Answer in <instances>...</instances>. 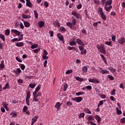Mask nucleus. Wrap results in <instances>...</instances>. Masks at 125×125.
Listing matches in <instances>:
<instances>
[{
  "instance_id": "obj_8",
  "label": "nucleus",
  "mask_w": 125,
  "mask_h": 125,
  "mask_svg": "<svg viewBox=\"0 0 125 125\" xmlns=\"http://www.w3.org/2000/svg\"><path fill=\"white\" fill-rule=\"evenodd\" d=\"M118 43L120 44H124L125 42V37H121L119 38L117 41Z\"/></svg>"
},
{
  "instance_id": "obj_37",
  "label": "nucleus",
  "mask_w": 125,
  "mask_h": 125,
  "mask_svg": "<svg viewBox=\"0 0 125 125\" xmlns=\"http://www.w3.org/2000/svg\"><path fill=\"white\" fill-rule=\"evenodd\" d=\"M116 113L118 115H122V111L119 110V108L118 107L116 108Z\"/></svg>"
},
{
  "instance_id": "obj_21",
  "label": "nucleus",
  "mask_w": 125,
  "mask_h": 125,
  "mask_svg": "<svg viewBox=\"0 0 125 125\" xmlns=\"http://www.w3.org/2000/svg\"><path fill=\"white\" fill-rule=\"evenodd\" d=\"M69 45L73 46L74 45H77V42L74 40L73 41H70L69 42Z\"/></svg>"
},
{
  "instance_id": "obj_10",
  "label": "nucleus",
  "mask_w": 125,
  "mask_h": 125,
  "mask_svg": "<svg viewBox=\"0 0 125 125\" xmlns=\"http://www.w3.org/2000/svg\"><path fill=\"white\" fill-rule=\"evenodd\" d=\"M67 49L68 50H74L76 52H79V49H78V48H76V47H71L70 46H67Z\"/></svg>"
},
{
  "instance_id": "obj_42",
  "label": "nucleus",
  "mask_w": 125,
  "mask_h": 125,
  "mask_svg": "<svg viewBox=\"0 0 125 125\" xmlns=\"http://www.w3.org/2000/svg\"><path fill=\"white\" fill-rule=\"evenodd\" d=\"M87 120L89 121H94V118H93V116H89L87 117Z\"/></svg>"
},
{
  "instance_id": "obj_18",
  "label": "nucleus",
  "mask_w": 125,
  "mask_h": 125,
  "mask_svg": "<svg viewBox=\"0 0 125 125\" xmlns=\"http://www.w3.org/2000/svg\"><path fill=\"white\" fill-rule=\"evenodd\" d=\"M4 67V61H1L0 64V70H2V69H3Z\"/></svg>"
},
{
  "instance_id": "obj_56",
  "label": "nucleus",
  "mask_w": 125,
  "mask_h": 125,
  "mask_svg": "<svg viewBox=\"0 0 125 125\" xmlns=\"http://www.w3.org/2000/svg\"><path fill=\"white\" fill-rule=\"evenodd\" d=\"M38 101H39L38 98H36V97H33V102H38Z\"/></svg>"
},
{
  "instance_id": "obj_12",
  "label": "nucleus",
  "mask_w": 125,
  "mask_h": 125,
  "mask_svg": "<svg viewBox=\"0 0 125 125\" xmlns=\"http://www.w3.org/2000/svg\"><path fill=\"white\" fill-rule=\"evenodd\" d=\"M26 1V5L28 7L32 8L33 7V4H32V2H31L30 0H25Z\"/></svg>"
},
{
  "instance_id": "obj_50",
  "label": "nucleus",
  "mask_w": 125,
  "mask_h": 125,
  "mask_svg": "<svg viewBox=\"0 0 125 125\" xmlns=\"http://www.w3.org/2000/svg\"><path fill=\"white\" fill-rule=\"evenodd\" d=\"M107 78L109 79V80H110L111 81H113V80H114V79L113 76L110 75H107Z\"/></svg>"
},
{
  "instance_id": "obj_48",
  "label": "nucleus",
  "mask_w": 125,
  "mask_h": 125,
  "mask_svg": "<svg viewBox=\"0 0 125 125\" xmlns=\"http://www.w3.org/2000/svg\"><path fill=\"white\" fill-rule=\"evenodd\" d=\"M39 118V116H35L34 118H33L32 121H33L34 122L36 123V122H37V121H38V119Z\"/></svg>"
},
{
  "instance_id": "obj_22",
  "label": "nucleus",
  "mask_w": 125,
  "mask_h": 125,
  "mask_svg": "<svg viewBox=\"0 0 125 125\" xmlns=\"http://www.w3.org/2000/svg\"><path fill=\"white\" fill-rule=\"evenodd\" d=\"M30 97H31V91H29L27 93L26 100H30Z\"/></svg>"
},
{
  "instance_id": "obj_64",
  "label": "nucleus",
  "mask_w": 125,
  "mask_h": 125,
  "mask_svg": "<svg viewBox=\"0 0 125 125\" xmlns=\"http://www.w3.org/2000/svg\"><path fill=\"white\" fill-rule=\"evenodd\" d=\"M101 98H102V99H105L106 98V95L104 94H102L100 95Z\"/></svg>"
},
{
  "instance_id": "obj_5",
  "label": "nucleus",
  "mask_w": 125,
  "mask_h": 125,
  "mask_svg": "<svg viewBox=\"0 0 125 125\" xmlns=\"http://www.w3.org/2000/svg\"><path fill=\"white\" fill-rule=\"evenodd\" d=\"M100 70L99 72L100 74H103V75H105V74H109V70H105L102 69V68L99 67Z\"/></svg>"
},
{
  "instance_id": "obj_35",
  "label": "nucleus",
  "mask_w": 125,
  "mask_h": 125,
  "mask_svg": "<svg viewBox=\"0 0 125 125\" xmlns=\"http://www.w3.org/2000/svg\"><path fill=\"white\" fill-rule=\"evenodd\" d=\"M67 88H68V84L65 83L63 84V91H66V90H67Z\"/></svg>"
},
{
  "instance_id": "obj_63",
  "label": "nucleus",
  "mask_w": 125,
  "mask_h": 125,
  "mask_svg": "<svg viewBox=\"0 0 125 125\" xmlns=\"http://www.w3.org/2000/svg\"><path fill=\"white\" fill-rule=\"evenodd\" d=\"M49 34H50V37H52L53 36V34H54V32L53 31H49Z\"/></svg>"
},
{
  "instance_id": "obj_11",
  "label": "nucleus",
  "mask_w": 125,
  "mask_h": 125,
  "mask_svg": "<svg viewBox=\"0 0 125 125\" xmlns=\"http://www.w3.org/2000/svg\"><path fill=\"white\" fill-rule=\"evenodd\" d=\"M108 70L109 71H110V72H111V73H112V74L114 75V76L115 75H116V70L113 68V67L110 66V67H108Z\"/></svg>"
},
{
  "instance_id": "obj_57",
  "label": "nucleus",
  "mask_w": 125,
  "mask_h": 125,
  "mask_svg": "<svg viewBox=\"0 0 125 125\" xmlns=\"http://www.w3.org/2000/svg\"><path fill=\"white\" fill-rule=\"evenodd\" d=\"M72 72H73V70H68L66 71V72H65V74H66V75H69V74H71V73H72Z\"/></svg>"
},
{
  "instance_id": "obj_47",
  "label": "nucleus",
  "mask_w": 125,
  "mask_h": 125,
  "mask_svg": "<svg viewBox=\"0 0 125 125\" xmlns=\"http://www.w3.org/2000/svg\"><path fill=\"white\" fill-rule=\"evenodd\" d=\"M10 34V31L9 30V29H6L5 30L6 36H9Z\"/></svg>"
},
{
  "instance_id": "obj_17",
  "label": "nucleus",
  "mask_w": 125,
  "mask_h": 125,
  "mask_svg": "<svg viewBox=\"0 0 125 125\" xmlns=\"http://www.w3.org/2000/svg\"><path fill=\"white\" fill-rule=\"evenodd\" d=\"M38 25L40 28H42L44 26V21H40L38 22Z\"/></svg>"
},
{
  "instance_id": "obj_24",
  "label": "nucleus",
  "mask_w": 125,
  "mask_h": 125,
  "mask_svg": "<svg viewBox=\"0 0 125 125\" xmlns=\"http://www.w3.org/2000/svg\"><path fill=\"white\" fill-rule=\"evenodd\" d=\"M112 0H107L105 3L104 5H112Z\"/></svg>"
},
{
  "instance_id": "obj_2",
  "label": "nucleus",
  "mask_w": 125,
  "mask_h": 125,
  "mask_svg": "<svg viewBox=\"0 0 125 125\" xmlns=\"http://www.w3.org/2000/svg\"><path fill=\"white\" fill-rule=\"evenodd\" d=\"M97 12L98 14L100 15L103 20H106V19H107V17L106 16V15H105L104 12H103V9L101 7H99Z\"/></svg>"
},
{
  "instance_id": "obj_61",
  "label": "nucleus",
  "mask_w": 125,
  "mask_h": 125,
  "mask_svg": "<svg viewBox=\"0 0 125 125\" xmlns=\"http://www.w3.org/2000/svg\"><path fill=\"white\" fill-rule=\"evenodd\" d=\"M25 65L23 64H21V70H25Z\"/></svg>"
},
{
  "instance_id": "obj_36",
  "label": "nucleus",
  "mask_w": 125,
  "mask_h": 125,
  "mask_svg": "<svg viewBox=\"0 0 125 125\" xmlns=\"http://www.w3.org/2000/svg\"><path fill=\"white\" fill-rule=\"evenodd\" d=\"M105 43L106 45H108L109 46H112L113 44H112V42L107 41L105 42Z\"/></svg>"
},
{
  "instance_id": "obj_51",
  "label": "nucleus",
  "mask_w": 125,
  "mask_h": 125,
  "mask_svg": "<svg viewBox=\"0 0 125 125\" xmlns=\"http://www.w3.org/2000/svg\"><path fill=\"white\" fill-rule=\"evenodd\" d=\"M60 30L61 32H66V28H65L64 27H60Z\"/></svg>"
},
{
  "instance_id": "obj_45",
  "label": "nucleus",
  "mask_w": 125,
  "mask_h": 125,
  "mask_svg": "<svg viewBox=\"0 0 125 125\" xmlns=\"http://www.w3.org/2000/svg\"><path fill=\"white\" fill-rule=\"evenodd\" d=\"M83 92H79L75 93V95L76 96H80V95H82V94H83Z\"/></svg>"
},
{
  "instance_id": "obj_16",
  "label": "nucleus",
  "mask_w": 125,
  "mask_h": 125,
  "mask_svg": "<svg viewBox=\"0 0 125 125\" xmlns=\"http://www.w3.org/2000/svg\"><path fill=\"white\" fill-rule=\"evenodd\" d=\"M16 46H18V47H21V46H24V42H16Z\"/></svg>"
},
{
  "instance_id": "obj_58",
  "label": "nucleus",
  "mask_w": 125,
  "mask_h": 125,
  "mask_svg": "<svg viewBox=\"0 0 125 125\" xmlns=\"http://www.w3.org/2000/svg\"><path fill=\"white\" fill-rule=\"evenodd\" d=\"M2 105H3L4 108H5V107H7V106L8 105L7 103H6L5 102H3L2 104Z\"/></svg>"
},
{
  "instance_id": "obj_39",
  "label": "nucleus",
  "mask_w": 125,
  "mask_h": 125,
  "mask_svg": "<svg viewBox=\"0 0 125 125\" xmlns=\"http://www.w3.org/2000/svg\"><path fill=\"white\" fill-rule=\"evenodd\" d=\"M39 46V45L38 44H34L31 45V48L32 49H35V48H37Z\"/></svg>"
},
{
  "instance_id": "obj_7",
  "label": "nucleus",
  "mask_w": 125,
  "mask_h": 125,
  "mask_svg": "<svg viewBox=\"0 0 125 125\" xmlns=\"http://www.w3.org/2000/svg\"><path fill=\"white\" fill-rule=\"evenodd\" d=\"M71 14L72 15L76 17L77 19H80V17H81V15L78 13L77 12H76V11H72L71 12Z\"/></svg>"
},
{
  "instance_id": "obj_46",
  "label": "nucleus",
  "mask_w": 125,
  "mask_h": 125,
  "mask_svg": "<svg viewBox=\"0 0 125 125\" xmlns=\"http://www.w3.org/2000/svg\"><path fill=\"white\" fill-rule=\"evenodd\" d=\"M16 72H17V73H16V74L17 75H19V74H20V73H21V69H20V68H18L16 69Z\"/></svg>"
},
{
  "instance_id": "obj_1",
  "label": "nucleus",
  "mask_w": 125,
  "mask_h": 125,
  "mask_svg": "<svg viewBox=\"0 0 125 125\" xmlns=\"http://www.w3.org/2000/svg\"><path fill=\"white\" fill-rule=\"evenodd\" d=\"M12 33L15 34L16 36H18L19 38H14L11 40L12 42H20L23 40V34L22 32L16 30V29H12Z\"/></svg>"
},
{
  "instance_id": "obj_41",
  "label": "nucleus",
  "mask_w": 125,
  "mask_h": 125,
  "mask_svg": "<svg viewBox=\"0 0 125 125\" xmlns=\"http://www.w3.org/2000/svg\"><path fill=\"white\" fill-rule=\"evenodd\" d=\"M84 113H81L78 115V117L79 119H81V118H84Z\"/></svg>"
},
{
  "instance_id": "obj_14",
  "label": "nucleus",
  "mask_w": 125,
  "mask_h": 125,
  "mask_svg": "<svg viewBox=\"0 0 125 125\" xmlns=\"http://www.w3.org/2000/svg\"><path fill=\"white\" fill-rule=\"evenodd\" d=\"M76 41V43H78L79 45H83L84 44V43H83V42H82V40H81V39H77Z\"/></svg>"
},
{
  "instance_id": "obj_20",
  "label": "nucleus",
  "mask_w": 125,
  "mask_h": 125,
  "mask_svg": "<svg viewBox=\"0 0 125 125\" xmlns=\"http://www.w3.org/2000/svg\"><path fill=\"white\" fill-rule=\"evenodd\" d=\"M58 38L60 41H63L64 37H63V36L61 35L60 33H58L57 34Z\"/></svg>"
},
{
  "instance_id": "obj_43",
  "label": "nucleus",
  "mask_w": 125,
  "mask_h": 125,
  "mask_svg": "<svg viewBox=\"0 0 125 125\" xmlns=\"http://www.w3.org/2000/svg\"><path fill=\"white\" fill-rule=\"evenodd\" d=\"M34 15L36 17V19H38V17H39V14H38V12H37V10H34Z\"/></svg>"
},
{
  "instance_id": "obj_60",
  "label": "nucleus",
  "mask_w": 125,
  "mask_h": 125,
  "mask_svg": "<svg viewBox=\"0 0 125 125\" xmlns=\"http://www.w3.org/2000/svg\"><path fill=\"white\" fill-rule=\"evenodd\" d=\"M104 104V103L103 102V101H101L98 104V107H100V106Z\"/></svg>"
},
{
  "instance_id": "obj_27",
  "label": "nucleus",
  "mask_w": 125,
  "mask_h": 125,
  "mask_svg": "<svg viewBox=\"0 0 125 125\" xmlns=\"http://www.w3.org/2000/svg\"><path fill=\"white\" fill-rule=\"evenodd\" d=\"M85 12L86 16H87V17L88 18H89V16H90V15H91V12H90V11H87V10H85Z\"/></svg>"
},
{
  "instance_id": "obj_26",
  "label": "nucleus",
  "mask_w": 125,
  "mask_h": 125,
  "mask_svg": "<svg viewBox=\"0 0 125 125\" xmlns=\"http://www.w3.org/2000/svg\"><path fill=\"white\" fill-rule=\"evenodd\" d=\"M72 21L71 23L72 24L73 26H75L76 24H77V21L75 19V17H72Z\"/></svg>"
},
{
  "instance_id": "obj_32",
  "label": "nucleus",
  "mask_w": 125,
  "mask_h": 125,
  "mask_svg": "<svg viewBox=\"0 0 125 125\" xmlns=\"http://www.w3.org/2000/svg\"><path fill=\"white\" fill-rule=\"evenodd\" d=\"M78 48L81 51H82V50H83V49H84V44H83V45H80Z\"/></svg>"
},
{
  "instance_id": "obj_55",
  "label": "nucleus",
  "mask_w": 125,
  "mask_h": 125,
  "mask_svg": "<svg viewBox=\"0 0 125 125\" xmlns=\"http://www.w3.org/2000/svg\"><path fill=\"white\" fill-rule=\"evenodd\" d=\"M120 122L122 124H125V117L122 118L120 120Z\"/></svg>"
},
{
  "instance_id": "obj_9",
  "label": "nucleus",
  "mask_w": 125,
  "mask_h": 125,
  "mask_svg": "<svg viewBox=\"0 0 125 125\" xmlns=\"http://www.w3.org/2000/svg\"><path fill=\"white\" fill-rule=\"evenodd\" d=\"M88 81L89 82V83H99V81H98V80H97V79H95V78H90L88 79Z\"/></svg>"
},
{
  "instance_id": "obj_54",
  "label": "nucleus",
  "mask_w": 125,
  "mask_h": 125,
  "mask_svg": "<svg viewBox=\"0 0 125 125\" xmlns=\"http://www.w3.org/2000/svg\"><path fill=\"white\" fill-rule=\"evenodd\" d=\"M41 50V49L40 48L33 50V52L34 53H38L39 51Z\"/></svg>"
},
{
  "instance_id": "obj_13",
  "label": "nucleus",
  "mask_w": 125,
  "mask_h": 125,
  "mask_svg": "<svg viewBox=\"0 0 125 125\" xmlns=\"http://www.w3.org/2000/svg\"><path fill=\"white\" fill-rule=\"evenodd\" d=\"M41 87H42V85H41V84L38 85V86L36 87L35 91L33 92V94H37V93L39 92V90L41 89Z\"/></svg>"
},
{
  "instance_id": "obj_40",
  "label": "nucleus",
  "mask_w": 125,
  "mask_h": 125,
  "mask_svg": "<svg viewBox=\"0 0 125 125\" xmlns=\"http://www.w3.org/2000/svg\"><path fill=\"white\" fill-rule=\"evenodd\" d=\"M27 110H28V106H27V105H24L22 109L23 112L24 113H26V112H27Z\"/></svg>"
},
{
  "instance_id": "obj_25",
  "label": "nucleus",
  "mask_w": 125,
  "mask_h": 125,
  "mask_svg": "<svg viewBox=\"0 0 125 125\" xmlns=\"http://www.w3.org/2000/svg\"><path fill=\"white\" fill-rule=\"evenodd\" d=\"M83 111L84 113H86V114H91V111H90V110L88 108H84Z\"/></svg>"
},
{
  "instance_id": "obj_44",
  "label": "nucleus",
  "mask_w": 125,
  "mask_h": 125,
  "mask_svg": "<svg viewBox=\"0 0 125 125\" xmlns=\"http://www.w3.org/2000/svg\"><path fill=\"white\" fill-rule=\"evenodd\" d=\"M66 105L67 106H69V107H70L73 105V103L70 101H67L66 102Z\"/></svg>"
},
{
  "instance_id": "obj_23",
  "label": "nucleus",
  "mask_w": 125,
  "mask_h": 125,
  "mask_svg": "<svg viewBox=\"0 0 125 125\" xmlns=\"http://www.w3.org/2000/svg\"><path fill=\"white\" fill-rule=\"evenodd\" d=\"M10 115L12 116V118H16L17 117V113L14 111L11 112Z\"/></svg>"
},
{
  "instance_id": "obj_33",
  "label": "nucleus",
  "mask_w": 125,
  "mask_h": 125,
  "mask_svg": "<svg viewBox=\"0 0 125 125\" xmlns=\"http://www.w3.org/2000/svg\"><path fill=\"white\" fill-rule=\"evenodd\" d=\"M23 19H29V18H31V16L30 15H23L22 16Z\"/></svg>"
},
{
  "instance_id": "obj_53",
  "label": "nucleus",
  "mask_w": 125,
  "mask_h": 125,
  "mask_svg": "<svg viewBox=\"0 0 125 125\" xmlns=\"http://www.w3.org/2000/svg\"><path fill=\"white\" fill-rule=\"evenodd\" d=\"M111 95H113L115 96L116 95V89H113L112 91H111Z\"/></svg>"
},
{
  "instance_id": "obj_52",
  "label": "nucleus",
  "mask_w": 125,
  "mask_h": 125,
  "mask_svg": "<svg viewBox=\"0 0 125 125\" xmlns=\"http://www.w3.org/2000/svg\"><path fill=\"white\" fill-rule=\"evenodd\" d=\"M111 40L113 42H116V36L112 35H111Z\"/></svg>"
},
{
  "instance_id": "obj_59",
  "label": "nucleus",
  "mask_w": 125,
  "mask_h": 125,
  "mask_svg": "<svg viewBox=\"0 0 125 125\" xmlns=\"http://www.w3.org/2000/svg\"><path fill=\"white\" fill-rule=\"evenodd\" d=\"M92 87L91 85H88L86 86V89H88V90H91Z\"/></svg>"
},
{
  "instance_id": "obj_15",
  "label": "nucleus",
  "mask_w": 125,
  "mask_h": 125,
  "mask_svg": "<svg viewBox=\"0 0 125 125\" xmlns=\"http://www.w3.org/2000/svg\"><path fill=\"white\" fill-rule=\"evenodd\" d=\"M62 104H60V102H57L55 105V108H56L57 110V111L59 110V109H60V107H61Z\"/></svg>"
},
{
  "instance_id": "obj_30",
  "label": "nucleus",
  "mask_w": 125,
  "mask_h": 125,
  "mask_svg": "<svg viewBox=\"0 0 125 125\" xmlns=\"http://www.w3.org/2000/svg\"><path fill=\"white\" fill-rule=\"evenodd\" d=\"M7 88H9V84L8 83H7L2 88L4 90L7 89Z\"/></svg>"
},
{
  "instance_id": "obj_3",
  "label": "nucleus",
  "mask_w": 125,
  "mask_h": 125,
  "mask_svg": "<svg viewBox=\"0 0 125 125\" xmlns=\"http://www.w3.org/2000/svg\"><path fill=\"white\" fill-rule=\"evenodd\" d=\"M97 48L98 51L102 53L103 54H106V50H105V46L104 44H101V45H97Z\"/></svg>"
},
{
  "instance_id": "obj_28",
  "label": "nucleus",
  "mask_w": 125,
  "mask_h": 125,
  "mask_svg": "<svg viewBox=\"0 0 125 125\" xmlns=\"http://www.w3.org/2000/svg\"><path fill=\"white\" fill-rule=\"evenodd\" d=\"M83 73H86L87 72V67L84 66L82 68Z\"/></svg>"
},
{
  "instance_id": "obj_19",
  "label": "nucleus",
  "mask_w": 125,
  "mask_h": 125,
  "mask_svg": "<svg viewBox=\"0 0 125 125\" xmlns=\"http://www.w3.org/2000/svg\"><path fill=\"white\" fill-rule=\"evenodd\" d=\"M95 119H96V121H97V122L98 123H100L101 122V117L99 116V115H96L95 116Z\"/></svg>"
},
{
  "instance_id": "obj_29",
  "label": "nucleus",
  "mask_w": 125,
  "mask_h": 125,
  "mask_svg": "<svg viewBox=\"0 0 125 125\" xmlns=\"http://www.w3.org/2000/svg\"><path fill=\"white\" fill-rule=\"evenodd\" d=\"M23 24L26 27H30V26H31V24L27 21H23Z\"/></svg>"
},
{
  "instance_id": "obj_6",
  "label": "nucleus",
  "mask_w": 125,
  "mask_h": 125,
  "mask_svg": "<svg viewBox=\"0 0 125 125\" xmlns=\"http://www.w3.org/2000/svg\"><path fill=\"white\" fill-rule=\"evenodd\" d=\"M73 101H76L77 103H80L81 101H83V98L82 97H77L72 99Z\"/></svg>"
},
{
  "instance_id": "obj_34",
  "label": "nucleus",
  "mask_w": 125,
  "mask_h": 125,
  "mask_svg": "<svg viewBox=\"0 0 125 125\" xmlns=\"http://www.w3.org/2000/svg\"><path fill=\"white\" fill-rule=\"evenodd\" d=\"M75 79L76 80V81H79V82L83 81V78H82L79 77H75Z\"/></svg>"
},
{
  "instance_id": "obj_38",
  "label": "nucleus",
  "mask_w": 125,
  "mask_h": 125,
  "mask_svg": "<svg viewBox=\"0 0 125 125\" xmlns=\"http://www.w3.org/2000/svg\"><path fill=\"white\" fill-rule=\"evenodd\" d=\"M0 39H1L3 42H5V38L4 37V35L3 34H0Z\"/></svg>"
},
{
  "instance_id": "obj_62",
  "label": "nucleus",
  "mask_w": 125,
  "mask_h": 125,
  "mask_svg": "<svg viewBox=\"0 0 125 125\" xmlns=\"http://www.w3.org/2000/svg\"><path fill=\"white\" fill-rule=\"evenodd\" d=\"M17 83H23V80L20 79L17 81Z\"/></svg>"
},
{
  "instance_id": "obj_4",
  "label": "nucleus",
  "mask_w": 125,
  "mask_h": 125,
  "mask_svg": "<svg viewBox=\"0 0 125 125\" xmlns=\"http://www.w3.org/2000/svg\"><path fill=\"white\" fill-rule=\"evenodd\" d=\"M112 7H113V6H112V5H104V10H105V11H107V12H110Z\"/></svg>"
},
{
  "instance_id": "obj_49",
  "label": "nucleus",
  "mask_w": 125,
  "mask_h": 125,
  "mask_svg": "<svg viewBox=\"0 0 125 125\" xmlns=\"http://www.w3.org/2000/svg\"><path fill=\"white\" fill-rule=\"evenodd\" d=\"M66 25H67V26H68V27H69V28H73V24L72 23V22H67Z\"/></svg>"
},
{
  "instance_id": "obj_31",
  "label": "nucleus",
  "mask_w": 125,
  "mask_h": 125,
  "mask_svg": "<svg viewBox=\"0 0 125 125\" xmlns=\"http://www.w3.org/2000/svg\"><path fill=\"white\" fill-rule=\"evenodd\" d=\"M36 85H37L36 83H30L29 85V86L31 88H35V87H36Z\"/></svg>"
}]
</instances>
